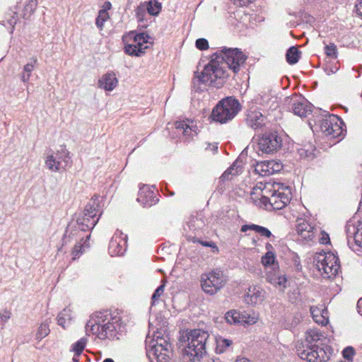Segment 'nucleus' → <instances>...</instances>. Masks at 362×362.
<instances>
[{
	"label": "nucleus",
	"mask_w": 362,
	"mask_h": 362,
	"mask_svg": "<svg viewBox=\"0 0 362 362\" xmlns=\"http://www.w3.org/2000/svg\"><path fill=\"white\" fill-rule=\"evenodd\" d=\"M149 36L144 33L135 34L133 37V42L139 47H148L145 45L148 41Z\"/></svg>",
	"instance_id": "obj_38"
},
{
	"label": "nucleus",
	"mask_w": 362,
	"mask_h": 362,
	"mask_svg": "<svg viewBox=\"0 0 362 362\" xmlns=\"http://www.w3.org/2000/svg\"><path fill=\"white\" fill-rule=\"evenodd\" d=\"M248 230H255L256 233H259L261 236L269 238L272 235V233L270 230L263 226L255 225V224H250V225H243L241 227L240 230L242 232H247Z\"/></svg>",
	"instance_id": "obj_25"
},
{
	"label": "nucleus",
	"mask_w": 362,
	"mask_h": 362,
	"mask_svg": "<svg viewBox=\"0 0 362 362\" xmlns=\"http://www.w3.org/2000/svg\"><path fill=\"white\" fill-rule=\"evenodd\" d=\"M225 319L230 325L240 324V311L236 310H229L226 313Z\"/></svg>",
	"instance_id": "obj_35"
},
{
	"label": "nucleus",
	"mask_w": 362,
	"mask_h": 362,
	"mask_svg": "<svg viewBox=\"0 0 362 362\" xmlns=\"http://www.w3.org/2000/svg\"><path fill=\"white\" fill-rule=\"evenodd\" d=\"M127 246V235L117 230L110 241L108 252L112 256H121L124 254Z\"/></svg>",
	"instance_id": "obj_13"
},
{
	"label": "nucleus",
	"mask_w": 362,
	"mask_h": 362,
	"mask_svg": "<svg viewBox=\"0 0 362 362\" xmlns=\"http://www.w3.org/2000/svg\"><path fill=\"white\" fill-rule=\"evenodd\" d=\"M240 110L241 105L235 98L226 97L213 108L210 118L214 122L225 124L231 121Z\"/></svg>",
	"instance_id": "obj_6"
},
{
	"label": "nucleus",
	"mask_w": 362,
	"mask_h": 362,
	"mask_svg": "<svg viewBox=\"0 0 362 362\" xmlns=\"http://www.w3.org/2000/svg\"><path fill=\"white\" fill-rule=\"evenodd\" d=\"M178 132H181L187 139L192 136V128L189 126V120L177 121L175 124Z\"/></svg>",
	"instance_id": "obj_28"
},
{
	"label": "nucleus",
	"mask_w": 362,
	"mask_h": 362,
	"mask_svg": "<svg viewBox=\"0 0 362 362\" xmlns=\"http://www.w3.org/2000/svg\"><path fill=\"white\" fill-rule=\"evenodd\" d=\"M171 352V344L165 339H160V342L152 345L148 351L149 356H153L157 362H168Z\"/></svg>",
	"instance_id": "obj_14"
},
{
	"label": "nucleus",
	"mask_w": 362,
	"mask_h": 362,
	"mask_svg": "<svg viewBox=\"0 0 362 362\" xmlns=\"http://www.w3.org/2000/svg\"><path fill=\"white\" fill-rule=\"evenodd\" d=\"M87 341V338H81L79 340L72 344L70 351L74 352V356H80L86 346Z\"/></svg>",
	"instance_id": "obj_33"
},
{
	"label": "nucleus",
	"mask_w": 362,
	"mask_h": 362,
	"mask_svg": "<svg viewBox=\"0 0 362 362\" xmlns=\"http://www.w3.org/2000/svg\"><path fill=\"white\" fill-rule=\"evenodd\" d=\"M246 59L247 57L240 49L223 47L218 52L211 56V59L204 66L202 75L198 77V81L204 83H209L217 88H221L228 74L220 62L223 61L233 73L237 74Z\"/></svg>",
	"instance_id": "obj_1"
},
{
	"label": "nucleus",
	"mask_w": 362,
	"mask_h": 362,
	"mask_svg": "<svg viewBox=\"0 0 362 362\" xmlns=\"http://www.w3.org/2000/svg\"><path fill=\"white\" fill-rule=\"evenodd\" d=\"M109 18V13L107 9H101L98 12V15L95 19V25L97 28L102 30L104 23Z\"/></svg>",
	"instance_id": "obj_37"
},
{
	"label": "nucleus",
	"mask_w": 362,
	"mask_h": 362,
	"mask_svg": "<svg viewBox=\"0 0 362 362\" xmlns=\"http://www.w3.org/2000/svg\"><path fill=\"white\" fill-rule=\"evenodd\" d=\"M325 52L327 56L335 59L337 57V46L334 43H329L325 47Z\"/></svg>",
	"instance_id": "obj_47"
},
{
	"label": "nucleus",
	"mask_w": 362,
	"mask_h": 362,
	"mask_svg": "<svg viewBox=\"0 0 362 362\" xmlns=\"http://www.w3.org/2000/svg\"><path fill=\"white\" fill-rule=\"evenodd\" d=\"M145 3L147 4V12L151 16L158 15L162 8L160 2H158L157 0H150L145 1Z\"/></svg>",
	"instance_id": "obj_34"
},
{
	"label": "nucleus",
	"mask_w": 362,
	"mask_h": 362,
	"mask_svg": "<svg viewBox=\"0 0 362 362\" xmlns=\"http://www.w3.org/2000/svg\"><path fill=\"white\" fill-rule=\"evenodd\" d=\"M90 234H88L86 235V240L83 243V245H81V243H76V245L73 249V251H72V255L74 256L73 259H76V257H78L80 256V255L82 254L83 252L81 251V250L83 247H88L86 242L90 238Z\"/></svg>",
	"instance_id": "obj_43"
},
{
	"label": "nucleus",
	"mask_w": 362,
	"mask_h": 362,
	"mask_svg": "<svg viewBox=\"0 0 362 362\" xmlns=\"http://www.w3.org/2000/svg\"><path fill=\"white\" fill-rule=\"evenodd\" d=\"M187 239L193 243L199 242L203 246L208 247L209 245L210 242L207 241H200L196 237L192 236L190 234L187 235Z\"/></svg>",
	"instance_id": "obj_52"
},
{
	"label": "nucleus",
	"mask_w": 362,
	"mask_h": 362,
	"mask_svg": "<svg viewBox=\"0 0 362 362\" xmlns=\"http://www.w3.org/2000/svg\"><path fill=\"white\" fill-rule=\"evenodd\" d=\"M202 72H203V71ZM194 75H195V76H194V78L193 79V82L192 83H193L194 88H195L197 83H198V84L199 83H202V81H198V77L202 76V73H201L200 75H197V73H194ZM203 84H209V85H210L211 86H214L213 85L210 84L209 83H203Z\"/></svg>",
	"instance_id": "obj_56"
},
{
	"label": "nucleus",
	"mask_w": 362,
	"mask_h": 362,
	"mask_svg": "<svg viewBox=\"0 0 362 362\" xmlns=\"http://www.w3.org/2000/svg\"><path fill=\"white\" fill-rule=\"evenodd\" d=\"M18 13L16 11L13 10H9V11L6 14L5 20L2 21V25L6 26L8 25V29L9 30V33L12 34L14 30L15 25L18 21Z\"/></svg>",
	"instance_id": "obj_26"
},
{
	"label": "nucleus",
	"mask_w": 362,
	"mask_h": 362,
	"mask_svg": "<svg viewBox=\"0 0 362 362\" xmlns=\"http://www.w3.org/2000/svg\"><path fill=\"white\" fill-rule=\"evenodd\" d=\"M37 0H28L23 9V18L30 16L35 10L37 7Z\"/></svg>",
	"instance_id": "obj_39"
},
{
	"label": "nucleus",
	"mask_w": 362,
	"mask_h": 362,
	"mask_svg": "<svg viewBox=\"0 0 362 362\" xmlns=\"http://www.w3.org/2000/svg\"><path fill=\"white\" fill-rule=\"evenodd\" d=\"M92 198L86 205L83 211L80 214L76 220V226H69L64 235L63 244H66L71 240L78 242L82 240L83 237L81 235V232H88L91 230L98 222L102 214L100 204L98 200Z\"/></svg>",
	"instance_id": "obj_4"
},
{
	"label": "nucleus",
	"mask_w": 362,
	"mask_h": 362,
	"mask_svg": "<svg viewBox=\"0 0 362 362\" xmlns=\"http://www.w3.org/2000/svg\"><path fill=\"white\" fill-rule=\"evenodd\" d=\"M136 200L144 207H150L158 202L155 191L148 185L140 187Z\"/></svg>",
	"instance_id": "obj_18"
},
{
	"label": "nucleus",
	"mask_w": 362,
	"mask_h": 362,
	"mask_svg": "<svg viewBox=\"0 0 362 362\" xmlns=\"http://www.w3.org/2000/svg\"><path fill=\"white\" fill-rule=\"evenodd\" d=\"M165 289V284L160 285L154 291L151 297V305H156L159 298L163 295Z\"/></svg>",
	"instance_id": "obj_46"
},
{
	"label": "nucleus",
	"mask_w": 362,
	"mask_h": 362,
	"mask_svg": "<svg viewBox=\"0 0 362 362\" xmlns=\"http://www.w3.org/2000/svg\"><path fill=\"white\" fill-rule=\"evenodd\" d=\"M236 362H251V361L247 358H242L238 359L236 361Z\"/></svg>",
	"instance_id": "obj_60"
},
{
	"label": "nucleus",
	"mask_w": 362,
	"mask_h": 362,
	"mask_svg": "<svg viewBox=\"0 0 362 362\" xmlns=\"http://www.w3.org/2000/svg\"><path fill=\"white\" fill-rule=\"evenodd\" d=\"M86 332L88 334H95L101 340H118L125 332V324L118 310H105L90 316L86 325Z\"/></svg>",
	"instance_id": "obj_2"
},
{
	"label": "nucleus",
	"mask_w": 362,
	"mask_h": 362,
	"mask_svg": "<svg viewBox=\"0 0 362 362\" xmlns=\"http://www.w3.org/2000/svg\"><path fill=\"white\" fill-rule=\"evenodd\" d=\"M72 362H79V356H74L72 358Z\"/></svg>",
	"instance_id": "obj_61"
},
{
	"label": "nucleus",
	"mask_w": 362,
	"mask_h": 362,
	"mask_svg": "<svg viewBox=\"0 0 362 362\" xmlns=\"http://www.w3.org/2000/svg\"><path fill=\"white\" fill-rule=\"evenodd\" d=\"M71 320V311L69 308H64L57 316L58 325L64 329L70 325Z\"/></svg>",
	"instance_id": "obj_27"
},
{
	"label": "nucleus",
	"mask_w": 362,
	"mask_h": 362,
	"mask_svg": "<svg viewBox=\"0 0 362 362\" xmlns=\"http://www.w3.org/2000/svg\"><path fill=\"white\" fill-rule=\"evenodd\" d=\"M282 169L283 164L280 160H270L258 162L255 171L261 176H268L279 173Z\"/></svg>",
	"instance_id": "obj_16"
},
{
	"label": "nucleus",
	"mask_w": 362,
	"mask_h": 362,
	"mask_svg": "<svg viewBox=\"0 0 362 362\" xmlns=\"http://www.w3.org/2000/svg\"><path fill=\"white\" fill-rule=\"evenodd\" d=\"M205 226L204 221L202 218L197 216H191L187 224L184 226L186 233H192L195 237L202 232V229Z\"/></svg>",
	"instance_id": "obj_21"
},
{
	"label": "nucleus",
	"mask_w": 362,
	"mask_h": 362,
	"mask_svg": "<svg viewBox=\"0 0 362 362\" xmlns=\"http://www.w3.org/2000/svg\"><path fill=\"white\" fill-rule=\"evenodd\" d=\"M322 119L315 120V123H319L321 131L327 136L337 139L344 135V129L342 127L343 121L340 117L333 114H329L323 111Z\"/></svg>",
	"instance_id": "obj_10"
},
{
	"label": "nucleus",
	"mask_w": 362,
	"mask_h": 362,
	"mask_svg": "<svg viewBox=\"0 0 362 362\" xmlns=\"http://www.w3.org/2000/svg\"><path fill=\"white\" fill-rule=\"evenodd\" d=\"M300 52L297 47L294 46L291 47L286 54L287 62L291 65L296 64L300 57Z\"/></svg>",
	"instance_id": "obj_31"
},
{
	"label": "nucleus",
	"mask_w": 362,
	"mask_h": 362,
	"mask_svg": "<svg viewBox=\"0 0 362 362\" xmlns=\"http://www.w3.org/2000/svg\"><path fill=\"white\" fill-rule=\"evenodd\" d=\"M117 83L118 80L112 71L104 74L98 81L99 87L108 91L112 90Z\"/></svg>",
	"instance_id": "obj_22"
},
{
	"label": "nucleus",
	"mask_w": 362,
	"mask_h": 362,
	"mask_svg": "<svg viewBox=\"0 0 362 362\" xmlns=\"http://www.w3.org/2000/svg\"><path fill=\"white\" fill-rule=\"evenodd\" d=\"M327 341L322 332L310 329L305 332V340L296 345L297 354L308 362H327L334 352Z\"/></svg>",
	"instance_id": "obj_3"
},
{
	"label": "nucleus",
	"mask_w": 362,
	"mask_h": 362,
	"mask_svg": "<svg viewBox=\"0 0 362 362\" xmlns=\"http://www.w3.org/2000/svg\"><path fill=\"white\" fill-rule=\"evenodd\" d=\"M148 47H139L135 43L128 44L124 47V52L126 54L130 56H136L139 57L141 54H144L145 49H147Z\"/></svg>",
	"instance_id": "obj_29"
},
{
	"label": "nucleus",
	"mask_w": 362,
	"mask_h": 362,
	"mask_svg": "<svg viewBox=\"0 0 362 362\" xmlns=\"http://www.w3.org/2000/svg\"><path fill=\"white\" fill-rule=\"evenodd\" d=\"M343 357L347 362L353 361V356L355 355V350L352 346H347L342 351Z\"/></svg>",
	"instance_id": "obj_48"
},
{
	"label": "nucleus",
	"mask_w": 362,
	"mask_h": 362,
	"mask_svg": "<svg viewBox=\"0 0 362 362\" xmlns=\"http://www.w3.org/2000/svg\"><path fill=\"white\" fill-rule=\"evenodd\" d=\"M209 334L201 329H187L180 338L183 346L184 362H200L206 355V344Z\"/></svg>",
	"instance_id": "obj_5"
},
{
	"label": "nucleus",
	"mask_w": 362,
	"mask_h": 362,
	"mask_svg": "<svg viewBox=\"0 0 362 362\" xmlns=\"http://www.w3.org/2000/svg\"><path fill=\"white\" fill-rule=\"evenodd\" d=\"M314 264L325 279L334 277L340 269L338 257L331 252L315 255Z\"/></svg>",
	"instance_id": "obj_7"
},
{
	"label": "nucleus",
	"mask_w": 362,
	"mask_h": 362,
	"mask_svg": "<svg viewBox=\"0 0 362 362\" xmlns=\"http://www.w3.org/2000/svg\"><path fill=\"white\" fill-rule=\"evenodd\" d=\"M286 278L284 276H276L270 279V282L274 285L286 287Z\"/></svg>",
	"instance_id": "obj_50"
},
{
	"label": "nucleus",
	"mask_w": 362,
	"mask_h": 362,
	"mask_svg": "<svg viewBox=\"0 0 362 362\" xmlns=\"http://www.w3.org/2000/svg\"><path fill=\"white\" fill-rule=\"evenodd\" d=\"M71 163L69 152L66 146H61L56 153L48 156L45 161L47 167L52 171L58 172L64 170Z\"/></svg>",
	"instance_id": "obj_12"
},
{
	"label": "nucleus",
	"mask_w": 362,
	"mask_h": 362,
	"mask_svg": "<svg viewBox=\"0 0 362 362\" xmlns=\"http://www.w3.org/2000/svg\"><path fill=\"white\" fill-rule=\"evenodd\" d=\"M11 317V313L9 310H4L0 312V325L1 329H3L8 322V320Z\"/></svg>",
	"instance_id": "obj_49"
},
{
	"label": "nucleus",
	"mask_w": 362,
	"mask_h": 362,
	"mask_svg": "<svg viewBox=\"0 0 362 362\" xmlns=\"http://www.w3.org/2000/svg\"><path fill=\"white\" fill-rule=\"evenodd\" d=\"M241 168L242 165L240 163L238 160H235L233 164L223 173L221 178L223 180H230V176L237 175L241 170Z\"/></svg>",
	"instance_id": "obj_30"
},
{
	"label": "nucleus",
	"mask_w": 362,
	"mask_h": 362,
	"mask_svg": "<svg viewBox=\"0 0 362 362\" xmlns=\"http://www.w3.org/2000/svg\"><path fill=\"white\" fill-rule=\"evenodd\" d=\"M227 281V277L224 275L223 272L216 269L202 274L200 284L202 289L205 293L214 296L225 286Z\"/></svg>",
	"instance_id": "obj_8"
},
{
	"label": "nucleus",
	"mask_w": 362,
	"mask_h": 362,
	"mask_svg": "<svg viewBox=\"0 0 362 362\" xmlns=\"http://www.w3.org/2000/svg\"><path fill=\"white\" fill-rule=\"evenodd\" d=\"M310 313L313 320L317 323L324 324V322L326 320L325 318L322 315H320V309L315 306H311L310 308Z\"/></svg>",
	"instance_id": "obj_44"
},
{
	"label": "nucleus",
	"mask_w": 362,
	"mask_h": 362,
	"mask_svg": "<svg viewBox=\"0 0 362 362\" xmlns=\"http://www.w3.org/2000/svg\"><path fill=\"white\" fill-rule=\"evenodd\" d=\"M347 238L354 237L356 245L362 247V223L359 222L355 227L349 225L346 229Z\"/></svg>",
	"instance_id": "obj_23"
},
{
	"label": "nucleus",
	"mask_w": 362,
	"mask_h": 362,
	"mask_svg": "<svg viewBox=\"0 0 362 362\" xmlns=\"http://www.w3.org/2000/svg\"><path fill=\"white\" fill-rule=\"evenodd\" d=\"M241 6H246L249 4L252 3L253 0H235Z\"/></svg>",
	"instance_id": "obj_57"
},
{
	"label": "nucleus",
	"mask_w": 362,
	"mask_h": 362,
	"mask_svg": "<svg viewBox=\"0 0 362 362\" xmlns=\"http://www.w3.org/2000/svg\"><path fill=\"white\" fill-rule=\"evenodd\" d=\"M37 64V59L36 57H32L29 62L24 65L23 72L21 74V79L23 83H28L31 76L32 72L35 69Z\"/></svg>",
	"instance_id": "obj_24"
},
{
	"label": "nucleus",
	"mask_w": 362,
	"mask_h": 362,
	"mask_svg": "<svg viewBox=\"0 0 362 362\" xmlns=\"http://www.w3.org/2000/svg\"><path fill=\"white\" fill-rule=\"evenodd\" d=\"M106 4V7H107V9H110L111 8V4L110 2H106L105 3Z\"/></svg>",
	"instance_id": "obj_63"
},
{
	"label": "nucleus",
	"mask_w": 362,
	"mask_h": 362,
	"mask_svg": "<svg viewBox=\"0 0 362 362\" xmlns=\"http://www.w3.org/2000/svg\"><path fill=\"white\" fill-rule=\"evenodd\" d=\"M245 122L252 129H261L267 123V117L257 110H250L246 113Z\"/></svg>",
	"instance_id": "obj_19"
},
{
	"label": "nucleus",
	"mask_w": 362,
	"mask_h": 362,
	"mask_svg": "<svg viewBox=\"0 0 362 362\" xmlns=\"http://www.w3.org/2000/svg\"><path fill=\"white\" fill-rule=\"evenodd\" d=\"M358 313L362 315V298H361L357 303Z\"/></svg>",
	"instance_id": "obj_58"
},
{
	"label": "nucleus",
	"mask_w": 362,
	"mask_h": 362,
	"mask_svg": "<svg viewBox=\"0 0 362 362\" xmlns=\"http://www.w3.org/2000/svg\"><path fill=\"white\" fill-rule=\"evenodd\" d=\"M257 320V317L255 315H250L246 311H240V324L253 325Z\"/></svg>",
	"instance_id": "obj_40"
},
{
	"label": "nucleus",
	"mask_w": 362,
	"mask_h": 362,
	"mask_svg": "<svg viewBox=\"0 0 362 362\" xmlns=\"http://www.w3.org/2000/svg\"><path fill=\"white\" fill-rule=\"evenodd\" d=\"M267 296V292L262 287L255 285L248 288L245 295V301L247 304L256 305L262 303Z\"/></svg>",
	"instance_id": "obj_20"
},
{
	"label": "nucleus",
	"mask_w": 362,
	"mask_h": 362,
	"mask_svg": "<svg viewBox=\"0 0 362 362\" xmlns=\"http://www.w3.org/2000/svg\"><path fill=\"white\" fill-rule=\"evenodd\" d=\"M275 255L272 251H268L262 257V263L264 266H271L275 262Z\"/></svg>",
	"instance_id": "obj_45"
},
{
	"label": "nucleus",
	"mask_w": 362,
	"mask_h": 362,
	"mask_svg": "<svg viewBox=\"0 0 362 362\" xmlns=\"http://www.w3.org/2000/svg\"><path fill=\"white\" fill-rule=\"evenodd\" d=\"M264 194L261 195L260 203L266 208L268 206L272 207L274 210H280L284 208L291 200V192L288 188L284 189V191L278 189H264Z\"/></svg>",
	"instance_id": "obj_9"
},
{
	"label": "nucleus",
	"mask_w": 362,
	"mask_h": 362,
	"mask_svg": "<svg viewBox=\"0 0 362 362\" xmlns=\"http://www.w3.org/2000/svg\"><path fill=\"white\" fill-rule=\"evenodd\" d=\"M291 103L292 111L296 115L304 117L312 112L311 104L304 98L294 97L291 99Z\"/></svg>",
	"instance_id": "obj_17"
},
{
	"label": "nucleus",
	"mask_w": 362,
	"mask_h": 362,
	"mask_svg": "<svg viewBox=\"0 0 362 362\" xmlns=\"http://www.w3.org/2000/svg\"><path fill=\"white\" fill-rule=\"evenodd\" d=\"M103 362H115L112 358H105Z\"/></svg>",
	"instance_id": "obj_62"
},
{
	"label": "nucleus",
	"mask_w": 362,
	"mask_h": 362,
	"mask_svg": "<svg viewBox=\"0 0 362 362\" xmlns=\"http://www.w3.org/2000/svg\"><path fill=\"white\" fill-rule=\"evenodd\" d=\"M272 245L269 243H267V245H266V248L267 250H269V248H272Z\"/></svg>",
	"instance_id": "obj_64"
},
{
	"label": "nucleus",
	"mask_w": 362,
	"mask_h": 362,
	"mask_svg": "<svg viewBox=\"0 0 362 362\" xmlns=\"http://www.w3.org/2000/svg\"><path fill=\"white\" fill-rule=\"evenodd\" d=\"M216 352L218 354L223 353L232 344V341L221 337L216 338Z\"/></svg>",
	"instance_id": "obj_36"
},
{
	"label": "nucleus",
	"mask_w": 362,
	"mask_h": 362,
	"mask_svg": "<svg viewBox=\"0 0 362 362\" xmlns=\"http://www.w3.org/2000/svg\"><path fill=\"white\" fill-rule=\"evenodd\" d=\"M282 145L283 139L277 132H267L258 139L259 154L274 155L281 148Z\"/></svg>",
	"instance_id": "obj_11"
},
{
	"label": "nucleus",
	"mask_w": 362,
	"mask_h": 362,
	"mask_svg": "<svg viewBox=\"0 0 362 362\" xmlns=\"http://www.w3.org/2000/svg\"><path fill=\"white\" fill-rule=\"evenodd\" d=\"M147 11V4L144 2L140 3L135 10L136 16L139 21H143L145 19L146 13Z\"/></svg>",
	"instance_id": "obj_41"
},
{
	"label": "nucleus",
	"mask_w": 362,
	"mask_h": 362,
	"mask_svg": "<svg viewBox=\"0 0 362 362\" xmlns=\"http://www.w3.org/2000/svg\"><path fill=\"white\" fill-rule=\"evenodd\" d=\"M320 243L321 244H327L329 243V236L325 232L321 233V237L320 238Z\"/></svg>",
	"instance_id": "obj_53"
},
{
	"label": "nucleus",
	"mask_w": 362,
	"mask_h": 362,
	"mask_svg": "<svg viewBox=\"0 0 362 362\" xmlns=\"http://www.w3.org/2000/svg\"><path fill=\"white\" fill-rule=\"evenodd\" d=\"M196 47L200 50H206L209 48L208 41L205 38H199L195 42Z\"/></svg>",
	"instance_id": "obj_51"
},
{
	"label": "nucleus",
	"mask_w": 362,
	"mask_h": 362,
	"mask_svg": "<svg viewBox=\"0 0 362 362\" xmlns=\"http://www.w3.org/2000/svg\"><path fill=\"white\" fill-rule=\"evenodd\" d=\"M50 332L49 324L47 322L42 323L36 334V338L37 339H42L49 334Z\"/></svg>",
	"instance_id": "obj_42"
},
{
	"label": "nucleus",
	"mask_w": 362,
	"mask_h": 362,
	"mask_svg": "<svg viewBox=\"0 0 362 362\" xmlns=\"http://www.w3.org/2000/svg\"><path fill=\"white\" fill-rule=\"evenodd\" d=\"M315 148L311 145H305L298 148L297 152L301 158L313 160L315 158Z\"/></svg>",
	"instance_id": "obj_32"
},
{
	"label": "nucleus",
	"mask_w": 362,
	"mask_h": 362,
	"mask_svg": "<svg viewBox=\"0 0 362 362\" xmlns=\"http://www.w3.org/2000/svg\"><path fill=\"white\" fill-rule=\"evenodd\" d=\"M356 11L358 16H362V0H359L355 5Z\"/></svg>",
	"instance_id": "obj_55"
},
{
	"label": "nucleus",
	"mask_w": 362,
	"mask_h": 362,
	"mask_svg": "<svg viewBox=\"0 0 362 362\" xmlns=\"http://www.w3.org/2000/svg\"><path fill=\"white\" fill-rule=\"evenodd\" d=\"M296 222V227L298 234V240L305 242L313 240L317 233V228L304 218H298Z\"/></svg>",
	"instance_id": "obj_15"
},
{
	"label": "nucleus",
	"mask_w": 362,
	"mask_h": 362,
	"mask_svg": "<svg viewBox=\"0 0 362 362\" xmlns=\"http://www.w3.org/2000/svg\"><path fill=\"white\" fill-rule=\"evenodd\" d=\"M208 247L215 249L216 251H218V247L214 242L210 241L209 245Z\"/></svg>",
	"instance_id": "obj_59"
},
{
	"label": "nucleus",
	"mask_w": 362,
	"mask_h": 362,
	"mask_svg": "<svg viewBox=\"0 0 362 362\" xmlns=\"http://www.w3.org/2000/svg\"><path fill=\"white\" fill-rule=\"evenodd\" d=\"M294 267H296V270L300 271L302 269V266L300 264V258L298 255H296L293 257V259Z\"/></svg>",
	"instance_id": "obj_54"
}]
</instances>
